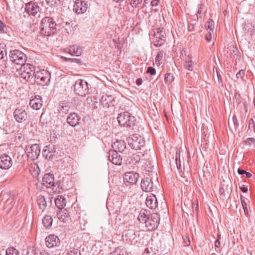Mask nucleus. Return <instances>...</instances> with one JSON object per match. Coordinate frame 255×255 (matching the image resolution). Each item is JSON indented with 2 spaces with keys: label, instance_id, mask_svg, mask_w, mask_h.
<instances>
[{
  "label": "nucleus",
  "instance_id": "412c9836",
  "mask_svg": "<svg viewBox=\"0 0 255 255\" xmlns=\"http://www.w3.org/2000/svg\"><path fill=\"white\" fill-rule=\"evenodd\" d=\"M29 105L34 110L40 109L42 106L41 97L39 95H36L34 98L30 100Z\"/></svg>",
  "mask_w": 255,
  "mask_h": 255
},
{
  "label": "nucleus",
  "instance_id": "4c0bfd02",
  "mask_svg": "<svg viewBox=\"0 0 255 255\" xmlns=\"http://www.w3.org/2000/svg\"><path fill=\"white\" fill-rule=\"evenodd\" d=\"M130 5L133 7H138L141 4L143 0H128ZM147 0H144V3L146 2Z\"/></svg>",
  "mask_w": 255,
  "mask_h": 255
},
{
  "label": "nucleus",
  "instance_id": "473e14b6",
  "mask_svg": "<svg viewBox=\"0 0 255 255\" xmlns=\"http://www.w3.org/2000/svg\"><path fill=\"white\" fill-rule=\"evenodd\" d=\"M70 110V105L66 102H61L59 104V112L66 114Z\"/></svg>",
  "mask_w": 255,
  "mask_h": 255
},
{
  "label": "nucleus",
  "instance_id": "f257e3e1",
  "mask_svg": "<svg viewBox=\"0 0 255 255\" xmlns=\"http://www.w3.org/2000/svg\"><path fill=\"white\" fill-rule=\"evenodd\" d=\"M57 24L53 18L46 16L42 18L40 24L41 33L46 36H50L56 32Z\"/></svg>",
  "mask_w": 255,
  "mask_h": 255
},
{
  "label": "nucleus",
  "instance_id": "69168bd1",
  "mask_svg": "<svg viewBox=\"0 0 255 255\" xmlns=\"http://www.w3.org/2000/svg\"><path fill=\"white\" fill-rule=\"evenodd\" d=\"M221 245L220 241L219 240H216L215 242V247L216 248H219Z\"/></svg>",
  "mask_w": 255,
  "mask_h": 255
},
{
  "label": "nucleus",
  "instance_id": "0e129e2a",
  "mask_svg": "<svg viewBox=\"0 0 255 255\" xmlns=\"http://www.w3.org/2000/svg\"><path fill=\"white\" fill-rule=\"evenodd\" d=\"M246 172V171L245 170H244L243 169H240V168H239L238 169V172L240 175L245 174Z\"/></svg>",
  "mask_w": 255,
  "mask_h": 255
},
{
  "label": "nucleus",
  "instance_id": "2f4dec72",
  "mask_svg": "<svg viewBox=\"0 0 255 255\" xmlns=\"http://www.w3.org/2000/svg\"><path fill=\"white\" fill-rule=\"evenodd\" d=\"M53 222L52 217L49 215H46L44 217L42 220V223L43 226L47 229L50 228Z\"/></svg>",
  "mask_w": 255,
  "mask_h": 255
},
{
  "label": "nucleus",
  "instance_id": "f8f14e48",
  "mask_svg": "<svg viewBox=\"0 0 255 255\" xmlns=\"http://www.w3.org/2000/svg\"><path fill=\"white\" fill-rule=\"evenodd\" d=\"M54 175L51 173H47L44 174L43 177V184L47 188H52L53 192H56V190H54V187L56 186V183L54 181Z\"/></svg>",
  "mask_w": 255,
  "mask_h": 255
},
{
  "label": "nucleus",
  "instance_id": "ddd939ff",
  "mask_svg": "<svg viewBox=\"0 0 255 255\" xmlns=\"http://www.w3.org/2000/svg\"><path fill=\"white\" fill-rule=\"evenodd\" d=\"M154 36L155 39L154 45L156 47H159L164 44L166 39L164 31L160 28L157 29V31L154 32Z\"/></svg>",
  "mask_w": 255,
  "mask_h": 255
},
{
  "label": "nucleus",
  "instance_id": "20e7f679",
  "mask_svg": "<svg viewBox=\"0 0 255 255\" xmlns=\"http://www.w3.org/2000/svg\"><path fill=\"white\" fill-rule=\"evenodd\" d=\"M34 67L30 64H25L21 66L18 70L19 77L25 81H30L35 74Z\"/></svg>",
  "mask_w": 255,
  "mask_h": 255
},
{
  "label": "nucleus",
  "instance_id": "338daca9",
  "mask_svg": "<svg viewBox=\"0 0 255 255\" xmlns=\"http://www.w3.org/2000/svg\"><path fill=\"white\" fill-rule=\"evenodd\" d=\"M240 189L244 193H246L248 191V188L247 187H240Z\"/></svg>",
  "mask_w": 255,
  "mask_h": 255
},
{
  "label": "nucleus",
  "instance_id": "bf43d9fd",
  "mask_svg": "<svg viewBox=\"0 0 255 255\" xmlns=\"http://www.w3.org/2000/svg\"><path fill=\"white\" fill-rule=\"evenodd\" d=\"M233 121L234 124L235 126H236V127L239 126V123L238 122V120L235 115H234L233 117Z\"/></svg>",
  "mask_w": 255,
  "mask_h": 255
},
{
  "label": "nucleus",
  "instance_id": "6e6d98bb",
  "mask_svg": "<svg viewBox=\"0 0 255 255\" xmlns=\"http://www.w3.org/2000/svg\"><path fill=\"white\" fill-rule=\"evenodd\" d=\"M35 250H34L33 248H28L27 252V255H35Z\"/></svg>",
  "mask_w": 255,
  "mask_h": 255
},
{
  "label": "nucleus",
  "instance_id": "c9c22d12",
  "mask_svg": "<svg viewBox=\"0 0 255 255\" xmlns=\"http://www.w3.org/2000/svg\"><path fill=\"white\" fill-rule=\"evenodd\" d=\"M47 4L51 7H55L60 4L61 0H45Z\"/></svg>",
  "mask_w": 255,
  "mask_h": 255
},
{
  "label": "nucleus",
  "instance_id": "ea45409f",
  "mask_svg": "<svg viewBox=\"0 0 255 255\" xmlns=\"http://www.w3.org/2000/svg\"><path fill=\"white\" fill-rule=\"evenodd\" d=\"M67 255H81V253L77 249L70 247Z\"/></svg>",
  "mask_w": 255,
  "mask_h": 255
},
{
  "label": "nucleus",
  "instance_id": "39448f33",
  "mask_svg": "<svg viewBox=\"0 0 255 255\" xmlns=\"http://www.w3.org/2000/svg\"><path fill=\"white\" fill-rule=\"evenodd\" d=\"M129 146L136 150L141 149L145 145V140L140 135L134 134L131 135L128 139Z\"/></svg>",
  "mask_w": 255,
  "mask_h": 255
},
{
  "label": "nucleus",
  "instance_id": "7c9ffc66",
  "mask_svg": "<svg viewBox=\"0 0 255 255\" xmlns=\"http://www.w3.org/2000/svg\"><path fill=\"white\" fill-rule=\"evenodd\" d=\"M69 212L70 220L75 221L80 218L79 214L78 213L77 211L74 208H71L68 209Z\"/></svg>",
  "mask_w": 255,
  "mask_h": 255
},
{
  "label": "nucleus",
  "instance_id": "5701e85b",
  "mask_svg": "<svg viewBox=\"0 0 255 255\" xmlns=\"http://www.w3.org/2000/svg\"><path fill=\"white\" fill-rule=\"evenodd\" d=\"M57 216L58 218L61 221L65 223L70 220L69 212L67 209L60 210L57 212Z\"/></svg>",
  "mask_w": 255,
  "mask_h": 255
},
{
  "label": "nucleus",
  "instance_id": "774afa93",
  "mask_svg": "<svg viewBox=\"0 0 255 255\" xmlns=\"http://www.w3.org/2000/svg\"><path fill=\"white\" fill-rule=\"evenodd\" d=\"M40 255H50L45 250H42L40 253Z\"/></svg>",
  "mask_w": 255,
  "mask_h": 255
},
{
  "label": "nucleus",
  "instance_id": "2eb2a0df",
  "mask_svg": "<svg viewBox=\"0 0 255 255\" xmlns=\"http://www.w3.org/2000/svg\"><path fill=\"white\" fill-rule=\"evenodd\" d=\"M25 11L29 14L35 16L40 10L37 3L31 1L26 3Z\"/></svg>",
  "mask_w": 255,
  "mask_h": 255
},
{
  "label": "nucleus",
  "instance_id": "4d7b16f0",
  "mask_svg": "<svg viewBox=\"0 0 255 255\" xmlns=\"http://www.w3.org/2000/svg\"><path fill=\"white\" fill-rule=\"evenodd\" d=\"M5 54V50L3 48H0V60L3 59Z\"/></svg>",
  "mask_w": 255,
  "mask_h": 255
},
{
  "label": "nucleus",
  "instance_id": "37998d69",
  "mask_svg": "<svg viewBox=\"0 0 255 255\" xmlns=\"http://www.w3.org/2000/svg\"><path fill=\"white\" fill-rule=\"evenodd\" d=\"M243 196L242 195H241L240 198H241V200L242 205L243 208L244 210L245 215L246 216H248L249 215V212H248V209H247V203L245 202V201L244 199H243Z\"/></svg>",
  "mask_w": 255,
  "mask_h": 255
},
{
  "label": "nucleus",
  "instance_id": "bb28decb",
  "mask_svg": "<svg viewBox=\"0 0 255 255\" xmlns=\"http://www.w3.org/2000/svg\"><path fill=\"white\" fill-rule=\"evenodd\" d=\"M55 205L59 209H62L66 204V199L61 195H59L55 199Z\"/></svg>",
  "mask_w": 255,
  "mask_h": 255
},
{
  "label": "nucleus",
  "instance_id": "a211bd4d",
  "mask_svg": "<svg viewBox=\"0 0 255 255\" xmlns=\"http://www.w3.org/2000/svg\"><path fill=\"white\" fill-rule=\"evenodd\" d=\"M81 117L75 113H71L67 118V123L71 127H76L80 124Z\"/></svg>",
  "mask_w": 255,
  "mask_h": 255
},
{
  "label": "nucleus",
  "instance_id": "58836bf2",
  "mask_svg": "<svg viewBox=\"0 0 255 255\" xmlns=\"http://www.w3.org/2000/svg\"><path fill=\"white\" fill-rule=\"evenodd\" d=\"M19 252L13 247H9L6 250L5 255H19Z\"/></svg>",
  "mask_w": 255,
  "mask_h": 255
},
{
  "label": "nucleus",
  "instance_id": "393cba45",
  "mask_svg": "<svg viewBox=\"0 0 255 255\" xmlns=\"http://www.w3.org/2000/svg\"><path fill=\"white\" fill-rule=\"evenodd\" d=\"M68 50V52L72 56H78L82 53V47L76 45L70 46Z\"/></svg>",
  "mask_w": 255,
  "mask_h": 255
},
{
  "label": "nucleus",
  "instance_id": "4468645a",
  "mask_svg": "<svg viewBox=\"0 0 255 255\" xmlns=\"http://www.w3.org/2000/svg\"><path fill=\"white\" fill-rule=\"evenodd\" d=\"M12 165L11 157L7 154H3L0 156V168L8 169Z\"/></svg>",
  "mask_w": 255,
  "mask_h": 255
},
{
  "label": "nucleus",
  "instance_id": "9b49d317",
  "mask_svg": "<svg viewBox=\"0 0 255 255\" xmlns=\"http://www.w3.org/2000/svg\"><path fill=\"white\" fill-rule=\"evenodd\" d=\"M88 8L86 3L81 0H76L73 5V11L77 14H81L86 12Z\"/></svg>",
  "mask_w": 255,
  "mask_h": 255
},
{
  "label": "nucleus",
  "instance_id": "49530a36",
  "mask_svg": "<svg viewBox=\"0 0 255 255\" xmlns=\"http://www.w3.org/2000/svg\"><path fill=\"white\" fill-rule=\"evenodd\" d=\"M183 244L184 246L188 247L190 246L191 244V241L188 235H186L184 236H183Z\"/></svg>",
  "mask_w": 255,
  "mask_h": 255
},
{
  "label": "nucleus",
  "instance_id": "e2e57ef3",
  "mask_svg": "<svg viewBox=\"0 0 255 255\" xmlns=\"http://www.w3.org/2000/svg\"><path fill=\"white\" fill-rule=\"evenodd\" d=\"M142 83V80L141 78H138L137 79H136V84L137 86H140V85H141Z\"/></svg>",
  "mask_w": 255,
  "mask_h": 255
},
{
  "label": "nucleus",
  "instance_id": "0eeeda50",
  "mask_svg": "<svg viewBox=\"0 0 255 255\" xmlns=\"http://www.w3.org/2000/svg\"><path fill=\"white\" fill-rule=\"evenodd\" d=\"M9 58L11 62L21 66L25 64L26 60V55L18 50L10 51Z\"/></svg>",
  "mask_w": 255,
  "mask_h": 255
},
{
  "label": "nucleus",
  "instance_id": "f704fd0d",
  "mask_svg": "<svg viewBox=\"0 0 255 255\" xmlns=\"http://www.w3.org/2000/svg\"><path fill=\"white\" fill-rule=\"evenodd\" d=\"M193 62L191 59V57H187L185 62V68L188 70L192 71L193 69Z\"/></svg>",
  "mask_w": 255,
  "mask_h": 255
},
{
  "label": "nucleus",
  "instance_id": "b1692460",
  "mask_svg": "<svg viewBox=\"0 0 255 255\" xmlns=\"http://www.w3.org/2000/svg\"><path fill=\"white\" fill-rule=\"evenodd\" d=\"M112 147L117 152H122L126 147L125 142L123 140H117L112 144Z\"/></svg>",
  "mask_w": 255,
  "mask_h": 255
},
{
  "label": "nucleus",
  "instance_id": "c03bdc74",
  "mask_svg": "<svg viewBox=\"0 0 255 255\" xmlns=\"http://www.w3.org/2000/svg\"><path fill=\"white\" fill-rule=\"evenodd\" d=\"M145 211L143 212H140L138 216V219L140 222H144L145 224L146 219L147 218L145 213Z\"/></svg>",
  "mask_w": 255,
  "mask_h": 255
},
{
  "label": "nucleus",
  "instance_id": "09e8293b",
  "mask_svg": "<svg viewBox=\"0 0 255 255\" xmlns=\"http://www.w3.org/2000/svg\"><path fill=\"white\" fill-rule=\"evenodd\" d=\"M245 74V71L244 70H240L236 74V77L237 79H243Z\"/></svg>",
  "mask_w": 255,
  "mask_h": 255
},
{
  "label": "nucleus",
  "instance_id": "cd10ccee",
  "mask_svg": "<svg viewBox=\"0 0 255 255\" xmlns=\"http://www.w3.org/2000/svg\"><path fill=\"white\" fill-rule=\"evenodd\" d=\"M54 150L53 145H46L44 147V149L43 151V154L45 155L46 158H52L53 156V152Z\"/></svg>",
  "mask_w": 255,
  "mask_h": 255
},
{
  "label": "nucleus",
  "instance_id": "7ed1b4c3",
  "mask_svg": "<svg viewBox=\"0 0 255 255\" xmlns=\"http://www.w3.org/2000/svg\"><path fill=\"white\" fill-rule=\"evenodd\" d=\"M34 82L41 86H47L49 84L51 74L46 70H42L35 72L34 75Z\"/></svg>",
  "mask_w": 255,
  "mask_h": 255
},
{
  "label": "nucleus",
  "instance_id": "dca6fc26",
  "mask_svg": "<svg viewBox=\"0 0 255 255\" xmlns=\"http://www.w3.org/2000/svg\"><path fill=\"white\" fill-rule=\"evenodd\" d=\"M108 159L113 164L116 165H121L122 162V158L115 150H111L109 151Z\"/></svg>",
  "mask_w": 255,
  "mask_h": 255
},
{
  "label": "nucleus",
  "instance_id": "9d476101",
  "mask_svg": "<svg viewBox=\"0 0 255 255\" xmlns=\"http://www.w3.org/2000/svg\"><path fill=\"white\" fill-rule=\"evenodd\" d=\"M28 157L32 160L36 159L40 153V148L38 144H33L30 147H26Z\"/></svg>",
  "mask_w": 255,
  "mask_h": 255
},
{
  "label": "nucleus",
  "instance_id": "6e6552de",
  "mask_svg": "<svg viewBox=\"0 0 255 255\" xmlns=\"http://www.w3.org/2000/svg\"><path fill=\"white\" fill-rule=\"evenodd\" d=\"M160 216L157 213L151 214L145 220V226L148 231L156 229L159 225Z\"/></svg>",
  "mask_w": 255,
  "mask_h": 255
},
{
  "label": "nucleus",
  "instance_id": "1a4fd4ad",
  "mask_svg": "<svg viewBox=\"0 0 255 255\" xmlns=\"http://www.w3.org/2000/svg\"><path fill=\"white\" fill-rule=\"evenodd\" d=\"M13 115L14 119L18 123L26 121L28 118L25 107L22 106L17 107L14 111Z\"/></svg>",
  "mask_w": 255,
  "mask_h": 255
},
{
  "label": "nucleus",
  "instance_id": "3c124183",
  "mask_svg": "<svg viewBox=\"0 0 255 255\" xmlns=\"http://www.w3.org/2000/svg\"><path fill=\"white\" fill-rule=\"evenodd\" d=\"M65 60L66 61H69V62H75V63H81V61L80 59H77V58H65Z\"/></svg>",
  "mask_w": 255,
  "mask_h": 255
},
{
  "label": "nucleus",
  "instance_id": "e433bc0d",
  "mask_svg": "<svg viewBox=\"0 0 255 255\" xmlns=\"http://www.w3.org/2000/svg\"><path fill=\"white\" fill-rule=\"evenodd\" d=\"M214 26H215L214 21L211 19H209L206 22V24H205L206 28H207V30H209V31H210V32L213 31L214 29Z\"/></svg>",
  "mask_w": 255,
  "mask_h": 255
},
{
  "label": "nucleus",
  "instance_id": "052dcab7",
  "mask_svg": "<svg viewBox=\"0 0 255 255\" xmlns=\"http://www.w3.org/2000/svg\"><path fill=\"white\" fill-rule=\"evenodd\" d=\"M216 72H217V76L218 80L219 83H222V77H221V74L217 70H216Z\"/></svg>",
  "mask_w": 255,
  "mask_h": 255
},
{
  "label": "nucleus",
  "instance_id": "5fc2aeb1",
  "mask_svg": "<svg viewBox=\"0 0 255 255\" xmlns=\"http://www.w3.org/2000/svg\"><path fill=\"white\" fill-rule=\"evenodd\" d=\"M205 39L207 42H209L211 41L212 39V33L209 31L207 34L205 35Z\"/></svg>",
  "mask_w": 255,
  "mask_h": 255
},
{
  "label": "nucleus",
  "instance_id": "de8ad7c7",
  "mask_svg": "<svg viewBox=\"0 0 255 255\" xmlns=\"http://www.w3.org/2000/svg\"><path fill=\"white\" fill-rule=\"evenodd\" d=\"M8 30L7 27L0 20V33H6Z\"/></svg>",
  "mask_w": 255,
  "mask_h": 255
},
{
  "label": "nucleus",
  "instance_id": "aec40b11",
  "mask_svg": "<svg viewBox=\"0 0 255 255\" xmlns=\"http://www.w3.org/2000/svg\"><path fill=\"white\" fill-rule=\"evenodd\" d=\"M146 205L147 207L151 209H155L157 207V200L156 196L153 194H150L147 196L146 201Z\"/></svg>",
  "mask_w": 255,
  "mask_h": 255
},
{
  "label": "nucleus",
  "instance_id": "6ab92c4d",
  "mask_svg": "<svg viewBox=\"0 0 255 255\" xmlns=\"http://www.w3.org/2000/svg\"><path fill=\"white\" fill-rule=\"evenodd\" d=\"M139 178V174L133 172H127L125 174L124 181L130 184L136 183Z\"/></svg>",
  "mask_w": 255,
  "mask_h": 255
},
{
  "label": "nucleus",
  "instance_id": "4be33fe9",
  "mask_svg": "<svg viewBox=\"0 0 255 255\" xmlns=\"http://www.w3.org/2000/svg\"><path fill=\"white\" fill-rule=\"evenodd\" d=\"M59 239L55 236L50 235L45 239V244L49 248H52L57 246Z\"/></svg>",
  "mask_w": 255,
  "mask_h": 255
},
{
  "label": "nucleus",
  "instance_id": "c85d7f7f",
  "mask_svg": "<svg viewBox=\"0 0 255 255\" xmlns=\"http://www.w3.org/2000/svg\"><path fill=\"white\" fill-rule=\"evenodd\" d=\"M37 202L40 209L43 211L47 206V203L45 198L40 195L37 198Z\"/></svg>",
  "mask_w": 255,
  "mask_h": 255
},
{
  "label": "nucleus",
  "instance_id": "8fccbe9b",
  "mask_svg": "<svg viewBox=\"0 0 255 255\" xmlns=\"http://www.w3.org/2000/svg\"><path fill=\"white\" fill-rule=\"evenodd\" d=\"M146 72L151 75H154L156 74V70L155 68H153L152 67H148L147 68Z\"/></svg>",
  "mask_w": 255,
  "mask_h": 255
},
{
  "label": "nucleus",
  "instance_id": "13d9d810",
  "mask_svg": "<svg viewBox=\"0 0 255 255\" xmlns=\"http://www.w3.org/2000/svg\"><path fill=\"white\" fill-rule=\"evenodd\" d=\"M203 7H204V5L203 4H200L199 5H198V11H197V13L198 14H201L202 12V10L203 9Z\"/></svg>",
  "mask_w": 255,
  "mask_h": 255
},
{
  "label": "nucleus",
  "instance_id": "603ef678",
  "mask_svg": "<svg viewBox=\"0 0 255 255\" xmlns=\"http://www.w3.org/2000/svg\"><path fill=\"white\" fill-rule=\"evenodd\" d=\"M246 144L251 145L252 143H255V139L254 138H247L245 141Z\"/></svg>",
  "mask_w": 255,
  "mask_h": 255
},
{
  "label": "nucleus",
  "instance_id": "a878e982",
  "mask_svg": "<svg viewBox=\"0 0 255 255\" xmlns=\"http://www.w3.org/2000/svg\"><path fill=\"white\" fill-rule=\"evenodd\" d=\"M114 98L111 95H103L101 99V103L104 107L109 108L113 103Z\"/></svg>",
  "mask_w": 255,
  "mask_h": 255
},
{
  "label": "nucleus",
  "instance_id": "f03ea898",
  "mask_svg": "<svg viewBox=\"0 0 255 255\" xmlns=\"http://www.w3.org/2000/svg\"><path fill=\"white\" fill-rule=\"evenodd\" d=\"M118 123L121 126L128 127L132 129H136L137 128V122L134 116L128 112L120 113L117 117Z\"/></svg>",
  "mask_w": 255,
  "mask_h": 255
},
{
  "label": "nucleus",
  "instance_id": "423d86ee",
  "mask_svg": "<svg viewBox=\"0 0 255 255\" xmlns=\"http://www.w3.org/2000/svg\"><path fill=\"white\" fill-rule=\"evenodd\" d=\"M74 91L76 94L80 96H84L89 92L87 82L84 80H77L74 86Z\"/></svg>",
  "mask_w": 255,
  "mask_h": 255
},
{
  "label": "nucleus",
  "instance_id": "680f3d73",
  "mask_svg": "<svg viewBox=\"0 0 255 255\" xmlns=\"http://www.w3.org/2000/svg\"><path fill=\"white\" fill-rule=\"evenodd\" d=\"M158 0H152L151 1V4L152 6H155L158 5Z\"/></svg>",
  "mask_w": 255,
  "mask_h": 255
},
{
  "label": "nucleus",
  "instance_id": "a19ab883",
  "mask_svg": "<svg viewBox=\"0 0 255 255\" xmlns=\"http://www.w3.org/2000/svg\"><path fill=\"white\" fill-rule=\"evenodd\" d=\"M164 52L163 51H160L158 53L155 58V64L159 66L162 63V59L163 57Z\"/></svg>",
  "mask_w": 255,
  "mask_h": 255
},
{
  "label": "nucleus",
  "instance_id": "a18cd8bd",
  "mask_svg": "<svg viewBox=\"0 0 255 255\" xmlns=\"http://www.w3.org/2000/svg\"><path fill=\"white\" fill-rule=\"evenodd\" d=\"M174 80V77L171 73H166L165 75L164 80L166 83H171Z\"/></svg>",
  "mask_w": 255,
  "mask_h": 255
},
{
  "label": "nucleus",
  "instance_id": "864d4df0",
  "mask_svg": "<svg viewBox=\"0 0 255 255\" xmlns=\"http://www.w3.org/2000/svg\"><path fill=\"white\" fill-rule=\"evenodd\" d=\"M175 160H176V163L177 164V168H180V166H181V165H180V154H179V155H178L177 152H176Z\"/></svg>",
  "mask_w": 255,
  "mask_h": 255
},
{
  "label": "nucleus",
  "instance_id": "c756f323",
  "mask_svg": "<svg viewBox=\"0 0 255 255\" xmlns=\"http://www.w3.org/2000/svg\"><path fill=\"white\" fill-rule=\"evenodd\" d=\"M134 232L130 230L125 231L123 234V239L129 242H131L134 238Z\"/></svg>",
  "mask_w": 255,
  "mask_h": 255
},
{
  "label": "nucleus",
  "instance_id": "72a5a7b5",
  "mask_svg": "<svg viewBox=\"0 0 255 255\" xmlns=\"http://www.w3.org/2000/svg\"><path fill=\"white\" fill-rule=\"evenodd\" d=\"M140 160V155L136 153L132 154V155L128 159V163L130 164H135L138 163Z\"/></svg>",
  "mask_w": 255,
  "mask_h": 255
},
{
  "label": "nucleus",
  "instance_id": "f3484780",
  "mask_svg": "<svg viewBox=\"0 0 255 255\" xmlns=\"http://www.w3.org/2000/svg\"><path fill=\"white\" fill-rule=\"evenodd\" d=\"M142 190L145 192H152L153 190V184L151 179L145 177L142 179L141 182Z\"/></svg>",
  "mask_w": 255,
  "mask_h": 255
},
{
  "label": "nucleus",
  "instance_id": "79ce46f5",
  "mask_svg": "<svg viewBox=\"0 0 255 255\" xmlns=\"http://www.w3.org/2000/svg\"><path fill=\"white\" fill-rule=\"evenodd\" d=\"M248 130H250L251 132L253 131L255 133V122L252 118L249 121Z\"/></svg>",
  "mask_w": 255,
  "mask_h": 255
}]
</instances>
